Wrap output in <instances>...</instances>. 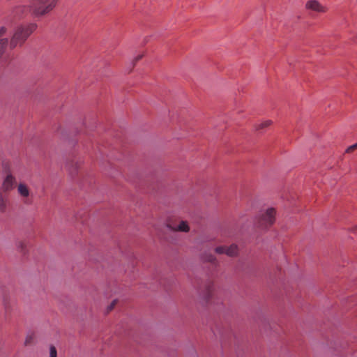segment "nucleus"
<instances>
[{
  "label": "nucleus",
  "instance_id": "2eb2a0df",
  "mask_svg": "<svg viewBox=\"0 0 357 357\" xmlns=\"http://www.w3.org/2000/svg\"><path fill=\"white\" fill-rule=\"evenodd\" d=\"M6 202L3 200V199L1 198L0 199V209L1 211H3L6 208Z\"/></svg>",
  "mask_w": 357,
  "mask_h": 357
},
{
  "label": "nucleus",
  "instance_id": "f257e3e1",
  "mask_svg": "<svg viewBox=\"0 0 357 357\" xmlns=\"http://www.w3.org/2000/svg\"><path fill=\"white\" fill-rule=\"evenodd\" d=\"M58 0H32L29 8L17 6L13 11V16L17 18L23 17L28 11L36 17L44 16L50 13L56 6Z\"/></svg>",
  "mask_w": 357,
  "mask_h": 357
},
{
  "label": "nucleus",
  "instance_id": "ddd939ff",
  "mask_svg": "<svg viewBox=\"0 0 357 357\" xmlns=\"http://www.w3.org/2000/svg\"><path fill=\"white\" fill-rule=\"evenodd\" d=\"M50 357H57L56 349L53 345H51L50 347Z\"/></svg>",
  "mask_w": 357,
  "mask_h": 357
},
{
  "label": "nucleus",
  "instance_id": "dca6fc26",
  "mask_svg": "<svg viewBox=\"0 0 357 357\" xmlns=\"http://www.w3.org/2000/svg\"><path fill=\"white\" fill-rule=\"evenodd\" d=\"M142 56L143 54H139L132 61V66H134L135 63L142 58Z\"/></svg>",
  "mask_w": 357,
  "mask_h": 357
},
{
  "label": "nucleus",
  "instance_id": "4468645a",
  "mask_svg": "<svg viewBox=\"0 0 357 357\" xmlns=\"http://www.w3.org/2000/svg\"><path fill=\"white\" fill-rule=\"evenodd\" d=\"M356 149H357V143H356V144L349 146L346 149V153H350L353 152Z\"/></svg>",
  "mask_w": 357,
  "mask_h": 357
},
{
  "label": "nucleus",
  "instance_id": "f3484780",
  "mask_svg": "<svg viewBox=\"0 0 357 357\" xmlns=\"http://www.w3.org/2000/svg\"><path fill=\"white\" fill-rule=\"evenodd\" d=\"M116 301H113V302H112V303L108 306V309H107V310H108V311H111V310L114 308V305H116Z\"/></svg>",
  "mask_w": 357,
  "mask_h": 357
},
{
  "label": "nucleus",
  "instance_id": "f03ea898",
  "mask_svg": "<svg viewBox=\"0 0 357 357\" xmlns=\"http://www.w3.org/2000/svg\"><path fill=\"white\" fill-rule=\"evenodd\" d=\"M36 29L37 24L36 23L17 26L11 38L10 47L13 49L17 45L21 46Z\"/></svg>",
  "mask_w": 357,
  "mask_h": 357
},
{
  "label": "nucleus",
  "instance_id": "9d476101",
  "mask_svg": "<svg viewBox=\"0 0 357 357\" xmlns=\"http://www.w3.org/2000/svg\"><path fill=\"white\" fill-rule=\"evenodd\" d=\"M167 227L172 230L176 231L188 232L190 230L189 225L186 221H181L176 227H173L170 225H167Z\"/></svg>",
  "mask_w": 357,
  "mask_h": 357
},
{
  "label": "nucleus",
  "instance_id": "1a4fd4ad",
  "mask_svg": "<svg viewBox=\"0 0 357 357\" xmlns=\"http://www.w3.org/2000/svg\"><path fill=\"white\" fill-rule=\"evenodd\" d=\"M16 180L15 176H13L12 174H8L5 179L3 180V184H2V189L3 191H10L15 185Z\"/></svg>",
  "mask_w": 357,
  "mask_h": 357
},
{
  "label": "nucleus",
  "instance_id": "20e7f679",
  "mask_svg": "<svg viewBox=\"0 0 357 357\" xmlns=\"http://www.w3.org/2000/svg\"><path fill=\"white\" fill-rule=\"evenodd\" d=\"M17 190L24 204L30 205L32 204L33 195L30 188L25 183H20L17 186Z\"/></svg>",
  "mask_w": 357,
  "mask_h": 357
},
{
  "label": "nucleus",
  "instance_id": "9b49d317",
  "mask_svg": "<svg viewBox=\"0 0 357 357\" xmlns=\"http://www.w3.org/2000/svg\"><path fill=\"white\" fill-rule=\"evenodd\" d=\"M272 121L271 120H266L263 122H261L255 126V129L257 130H264L268 126H270L272 124Z\"/></svg>",
  "mask_w": 357,
  "mask_h": 357
},
{
  "label": "nucleus",
  "instance_id": "0eeeda50",
  "mask_svg": "<svg viewBox=\"0 0 357 357\" xmlns=\"http://www.w3.org/2000/svg\"><path fill=\"white\" fill-rule=\"evenodd\" d=\"M215 252L218 254H226L229 257H233L237 255L238 248L236 245H231L229 247L219 246L215 248Z\"/></svg>",
  "mask_w": 357,
  "mask_h": 357
},
{
  "label": "nucleus",
  "instance_id": "7ed1b4c3",
  "mask_svg": "<svg viewBox=\"0 0 357 357\" xmlns=\"http://www.w3.org/2000/svg\"><path fill=\"white\" fill-rule=\"evenodd\" d=\"M7 29L5 26L0 27V67L6 66L9 61V56L6 54L8 40L5 38Z\"/></svg>",
  "mask_w": 357,
  "mask_h": 357
},
{
  "label": "nucleus",
  "instance_id": "a211bd4d",
  "mask_svg": "<svg viewBox=\"0 0 357 357\" xmlns=\"http://www.w3.org/2000/svg\"><path fill=\"white\" fill-rule=\"evenodd\" d=\"M23 246H24V244L22 242H20L19 243V248H20L22 250H23Z\"/></svg>",
  "mask_w": 357,
  "mask_h": 357
},
{
  "label": "nucleus",
  "instance_id": "423d86ee",
  "mask_svg": "<svg viewBox=\"0 0 357 357\" xmlns=\"http://www.w3.org/2000/svg\"><path fill=\"white\" fill-rule=\"evenodd\" d=\"M305 8L317 13H324L328 10L326 6L317 0H309L305 3Z\"/></svg>",
  "mask_w": 357,
  "mask_h": 357
},
{
  "label": "nucleus",
  "instance_id": "f8f14e48",
  "mask_svg": "<svg viewBox=\"0 0 357 357\" xmlns=\"http://www.w3.org/2000/svg\"><path fill=\"white\" fill-rule=\"evenodd\" d=\"M33 339H34V335L33 334L28 335L26 337L24 344L25 345L31 344L33 342Z\"/></svg>",
  "mask_w": 357,
  "mask_h": 357
},
{
  "label": "nucleus",
  "instance_id": "39448f33",
  "mask_svg": "<svg viewBox=\"0 0 357 357\" xmlns=\"http://www.w3.org/2000/svg\"><path fill=\"white\" fill-rule=\"evenodd\" d=\"M275 210L273 208H268L260 217L259 225L261 227L266 228L271 226L275 218Z\"/></svg>",
  "mask_w": 357,
  "mask_h": 357
},
{
  "label": "nucleus",
  "instance_id": "6e6552de",
  "mask_svg": "<svg viewBox=\"0 0 357 357\" xmlns=\"http://www.w3.org/2000/svg\"><path fill=\"white\" fill-rule=\"evenodd\" d=\"M214 291L213 283L211 281H208L205 283L204 289L202 290V295L203 298L207 302L211 298Z\"/></svg>",
  "mask_w": 357,
  "mask_h": 357
}]
</instances>
